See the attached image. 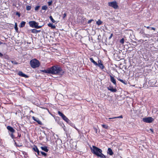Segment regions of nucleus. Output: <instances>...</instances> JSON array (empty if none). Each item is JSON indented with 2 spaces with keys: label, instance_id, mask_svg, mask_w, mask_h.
Listing matches in <instances>:
<instances>
[{
  "label": "nucleus",
  "instance_id": "obj_38",
  "mask_svg": "<svg viewBox=\"0 0 158 158\" xmlns=\"http://www.w3.org/2000/svg\"><path fill=\"white\" fill-rule=\"evenodd\" d=\"M66 16V13H65L63 15V18H64V17H65Z\"/></svg>",
  "mask_w": 158,
  "mask_h": 158
},
{
  "label": "nucleus",
  "instance_id": "obj_23",
  "mask_svg": "<svg viewBox=\"0 0 158 158\" xmlns=\"http://www.w3.org/2000/svg\"><path fill=\"white\" fill-rule=\"evenodd\" d=\"M113 154V153L112 150L109 148V155H112Z\"/></svg>",
  "mask_w": 158,
  "mask_h": 158
},
{
  "label": "nucleus",
  "instance_id": "obj_22",
  "mask_svg": "<svg viewBox=\"0 0 158 158\" xmlns=\"http://www.w3.org/2000/svg\"><path fill=\"white\" fill-rule=\"evenodd\" d=\"M102 22L100 20H99L96 22V24L98 25H100L102 23Z\"/></svg>",
  "mask_w": 158,
  "mask_h": 158
},
{
  "label": "nucleus",
  "instance_id": "obj_8",
  "mask_svg": "<svg viewBox=\"0 0 158 158\" xmlns=\"http://www.w3.org/2000/svg\"><path fill=\"white\" fill-rule=\"evenodd\" d=\"M7 128L10 132L11 133L10 135L11 137L13 138V133L15 132V130L12 127L10 126H8L7 127Z\"/></svg>",
  "mask_w": 158,
  "mask_h": 158
},
{
  "label": "nucleus",
  "instance_id": "obj_7",
  "mask_svg": "<svg viewBox=\"0 0 158 158\" xmlns=\"http://www.w3.org/2000/svg\"><path fill=\"white\" fill-rule=\"evenodd\" d=\"M109 6L113 7L114 9H117L118 7L117 2L115 1L109 3Z\"/></svg>",
  "mask_w": 158,
  "mask_h": 158
},
{
  "label": "nucleus",
  "instance_id": "obj_46",
  "mask_svg": "<svg viewBox=\"0 0 158 158\" xmlns=\"http://www.w3.org/2000/svg\"><path fill=\"white\" fill-rule=\"evenodd\" d=\"M108 151H109V148H108ZM107 153H109V152H107Z\"/></svg>",
  "mask_w": 158,
  "mask_h": 158
},
{
  "label": "nucleus",
  "instance_id": "obj_18",
  "mask_svg": "<svg viewBox=\"0 0 158 158\" xmlns=\"http://www.w3.org/2000/svg\"><path fill=\"white\" fill-rule=\"evenodd\" d=\"M49 27H51L52 28H55V26L53 25L52 23H49L48 24Z\"/></svg>",
  "mask_w": 158,
  "mask_h": 158
},
{
  "label": "nucleus",
  "instance_id": "obj_11",
  "mask_svg": "<svg viewBox=\"0 0 158 158\" xmlns=\"http://www.w3.org/2000/svg\"><path fill=\"white\" fill-rule=\"evenodd\" d=\"M32 118L35 121L37 122L38 123L40 124L41 125L42 124V123L41 121H40L38 119V118H36L34 117L33 116L32 117Z\"/></svg>",
  "mask_w": 158,
  "mask_h": 158
},
{
  "label": "nucleus",
  "instance_id": "obj_29",
  "mask_svg": "<svg viewBox=\"0 0 158 158\" xmlns=\"http://www.w3.org/2000/svg\"><path fill=\"white\" fill-rule=\"evenodd\" d=\"M15 143L17 146L20 147L22 146V143H17L16 142H15Z\"/></svg>",
  "mask_w": 158,
  "mask_h": 158
},
{
  "label": "nucleus",
  "instance_id": "obj_3",
  "mask_svg": "<svg viewBox=\"0 0 158 158\" xmlns=\"http://www.w3.org/2000/svg\"><path fill=\"white\" fill-rule=\"evenodd\" d=\"M30 64L32 68H35L39 66L40 63L38 60L36 59H34L30 61Z\"/></svg>",
  "mask_w": 158,
  "mask_h": 158
},
{
  "label": "nucleus",
  "instance_id": "obj_15",
  "mask_svg": "<svg viewBox=\"0 0 158 158\" xmlns=\"http://www.w3.org/2000/svg\"><path fill=\"white\" fill-rule=\"evenodd\" d=\"M26 23V22L24 21H22L21 22L20 24V27H24Z\"/></svg>",
  "mask_w": 158,
  "mask_h": 158
},
{
  "label": "nucleus",
  "instance_id": "obj_1",
  "mask_svg": "<svg viewBox=\"0 0 158 158\" xmlns=\"http://www.w3.org/2000/svg\"><path fill=\"white\" fill-rule=\"evenodd\" d=\"M49 70L50 73L59 76L62 75L64 73V71L61 68L58 66H53L49 68Z\"/></svg>",
  "mask_w": 158,
  "mask_h": 158
},
{
  "label": "nucleus",
  "instance_id": "obj_44",
  "mask_svg": "<svg viewBox=\"0 0 158 158\" xmlns=\"http://www.w3.org/2000/svg\"><path fill=\"white\" fill-rule=\"evenodd\" d=\"M148 29H149V28H150V27L149 26H148V27H146Z\"/></svg>",
  "mask_w": 158,
  "mask_h": 158
},
{
  "label": "nucleus",
  "instance_id": "obj_32",
  "mask_svg": "<svg viewBox=\"0 0 158 158\" xmlns=\"http://www.w3.org/2000/svg\"><path fill=\"white\" fill-rule=\"evenodd\" d=\"M40 7V6H36L35 8V10H38V9H39V8Z\"/></svg>",
  "mask_w": 158,
  "mask_h": 158
},
{
  "label": "nucleus",
  "instance_id": "obj_39",
  "mask_svg": "<svg viewBox=\"0 0 158 158\" xmlns=\"http://www.w3.org/2000/svg\"><path fill=\"white\" fill-rule=\"evenodd\" d=\"M151 28V29L154 30V31L155 30H156L155 28L153 27H152Z\"/></svg>",
  "mask_w": 158,
  "mask_h": 158
},
{
  "label": "nucleus",
  "instance_id": "obj_12",
  "mask_svg": "<svg viewBox=\"0 0 158 158\" xmlns=\"http://www.w3.org/2000/svg\"><path fill=\"white\" fill-rule=\"evenodd\" d=\"M109 90L112 92H115L117 91V90L115 88H113L110 86H109Z\"/></svg>",
  "mask_w": 158,
  "mask_h": 158
},
{
  "label": "nucleus",
  "instance_id": "obj_41",
  "mask_svg": "<svg viewBox=\"0 0 158 158\" xmlns=\"http://www.w3.org/2000/svg\"><path fill=\"white\" fill-rule=\"evenodd\" d=\"M112 35H113V34H111L110 35V36L109 37V39H110L111 38V37H112Z\"/></svg>",
  "mask_w": 158,
  "mask_h": 158
},
{
  "label": "nucleus",
  "instance_id": "obj_26",
  "mask_svg": "<svg viewBox=\"0 0 158 158\" xmlns=\"http://www.w3.org/2000/svg\"><path fill=\"white\" fill-rule=\"evenodd\" d=\"M102 126L103 128H104L105 129H107L108 127V126L107 125H106L105 124H102Z\"/></svg>",
  "mask_w": 158,
  "mask_h": 158
},
{
  "label": "nucleus",
  "instance_id": "obj_45",
  "mask_svg": "<svg viewBox=\"0 0 158 158\" xmlns=\"http://www.w3.org/2000/svg\"><path fill=\"white\" fill-rule=\"evenodd\" d=\"M30 112H31V113H33V112L32 110Z\"/></svg>",
  "mask_w": 158,
  "mask_h": 158
},
{
  "label": "nucleus",
  "instance_id": "obj_47",
  "mask_svg": "<svg viewBox=\"0 0 158 158\" xmlns=\"http://www.w3.org/2000/svg\"><path fill=\"white\" fill-rule=\"evenodd\" d=\"M1 44H2L1 42H0V45Z\"/></svg>",
  "mask_w": 158,
  "mask_h": 158
},
{
  "label": "nucleus",
  "instance_id": "obj_17",
  "mask_svg": "<svg viewBox=\"0 0 158 158\" xmlns=\"http://www.w3.org/2000/svg\"><path fill=\"white\" fill-rule=\"evenodd\" d=\"M41 148L42 150L45 151L46 152H48V149L47 147H41Z\"/></svg>",
  "mask_w": 158,
  "mask_h": 158
},
{
  "label": "nucleus",
  "instance_id": "obj_10",
  "mask_svg": "<svg viewBox=\"0 0 158 158\" xmlns=\"http://www.w3.org/2000/svg\"><path fill=\"white\" fill-rule=\"evenodd\" d=\"M18 74L20 76L24 77L26 78L28 77L27 75L23 73L21 71H19L18 73Z\"/></svg>",
  "mask_w": 158,
  "mask_h": 158
},
{
  "label": "nucleus",
  "instance_id": "obj_40",
  "mask_svg": "<svg viewBox=\"0 0 158 158\" xmlns=\"http://www.w3.org/2000/svg\"><path fill=\"white\" fill-rule=\"evenodd\" d=\"M94 130L97 133V129L96 128H94Z\"/></svg>",
  "mask_w": 158,
  "mask_h": 158
},
{
  "label": "nucleus",
  "instance_id": "obj_28",
  "mask_svg": "<svg viewBox=\"0 0 158 158\" xmlns=\"http://www.w3.org/2000/svg\"><path fill=\"white\" fill-rule=\"evenodd\" d=\"M123 118V117L122 115H121L120 116H119L118 117H116L113 118H109V119L112 118Z\"/></svg>",
  "mask_w": 158,
  "mask_h": 158
},
{
  "label": "nucleus",
  "instance_id": "obj_36",
  "mask_svg": "<svg viewBox=\"0 0 158 158\" xmlns=\"http://www.w3.org/2000/svg\"><path fill=\"white\" fill-rule=\"evenodd\" d=\"M93 21V19H90V20H89L88 21V23H90L91 22H92V21Z\"/></svg>",
  "mask_w": 158,
  "mask_h": 158
},
{
  "label": "nucleus",
  "instance_id": "obj_16",
  "mask_svg": "<svg viewBox=\"0 0 158 158\" xmlns=\"http://www.w3.org/2000/svg\"><path fill=\"white\" fill-rule=\"evenodd\" d=\"M90 61L93 63L95 65H98V63L96 62L92 58H90Z\"/></svg>",
  "mask_w": 158,
  "mask_h": 158
},
{
  "label": "nucleus",
  "instance_id": "obj_43",
  "mask_svg": "<svg viewBox=\"0 0 158 158\" xmlns=\"http://www.w3.org/2000/svg\"><path fill=\"white\" fill-rule=\"evenodd\" d=\"M3 55L0 52V57L2 56Z\"/></svg>",
  "mask_w": 158,
  "mask_h": 158
},
{
  "label": "nucleus",
  "instance_id": "obj_13",
  "mask_svg": "<svg viewBox=\"0 0 158 158\" xmlns=\"http://www.w3.org/2000/svg\"><path fill=\"white\" fill-rule=\"evenodd\" d=\"M111 81L114 85L116 84V81L114 78L112 76H110Z\"/></svg>",
  "mask_w": 158,
  "mask_h": 158
},
{
  "label": "nucleus",
  "instance_id": "obj_20",
  "mask_svg": "<svg viewBox=\"0 0 158 158\" xmlns=\"http://www.w3.org/2000/svg\"><path fill=\"white\" fill-rule=\"evenodd\" d=\"M39 31H38L35 29H33L31 31V32L32 33H37Z\"/></svg>",
  "mask_w": 158,
  "mask_h": 158
},
{
  "label": "nucleus",
  "instance_id": "obj_33",
  "mask_svg": "<svg viewBox=\"0 0 158 158\" xmlns=\"http://www.w3.org/2000/svg\"><path fill=\"white\" fill-rule=\"evenodd\" d=\"M52 1H51L50 2H48V6H50L51 5H52Z\"/></svg>",
  "mask_w": 158,
  "mask_h": 158
},
{
  "label": "nucleus",
  "instance_id": "obj_31",
  "mask_svg": "<svg viewBox=\"0 0 158 158\" xmlns=\"http://www.w3.org/2000/svg\"><path fill=\"white\" fill-rule=\"evenodd\" d=\"M120 43L122 44H123L124 43V39L123 38L120 40Z\"/></svg>",
  "mask_w": 158,
  "mask_h": 158
},
{
  "label": "nucleus",
  "instance_id": "obj_37",
  "mask_svg": "<svg viewBox=\"0 0 158 158\" xmlns=\"http://www.w3.org/2000/svg\"><path fill=\"white\" fill-rule=\"evenodd\" d=\"M16 15L19 16V17H20V14L18 12H17L16 13Z\"/></svg>",
  "mask_w": 158,
  "mask_h": 158
},
{
  "label": "nucleus",
  "instance_id": "obj_4",
  "mask_svg": "<svg viewBox=\"0 0 158 158\" xmlns=\"http://www.w3.org/2000/svg\"><path fill=\"white\" fill-rule=\"evenodd\" d=\"M29 23L30 26L32 27L36 28H39L41 27V26H38V23H36L35 21H30Z\"/></svg>",
  "mask_w": 158,
  "mask_h": 158
},
{
  "label": "nucleus",
  "instance_id": "obj_25",
  "mask_svg": "<svg viewBox=\"0 0 158 158\" xmlns=\"http://www.w3.org/2000/svg\"><path fill=\"white\" fill-rule=\"evenodd\" d=\"M118 79V80L119 81L124 84L125 85L127 84V83H126L125 81H124L123 80L121 79Z\"/></svg>",
  "mask_w": 158,
  "mask_h": 158
},
{
  "label": "nucleus",
  "instance_id": "obj_19",
  "mask_svg": "<svg viewBox=\"0 0 158 158\" xmlns=\"http://www.w3.org/2000/svg\"><path fill=\"white\" fill-rule=\"evenodd\" d=\"M42 72L47 73H50V70L49 68L47 70H42Z\"/></svg>",
  "mask_w": 158,
  "mask_h": 158
},
{
  "label": "nucleus",
  "instance_id": "obj_24",
  "mask_svg": "<svg viewBox=\"0 0 158 158\" xmlns=\"http://www.w3.org/2000/svg\"><path fill=\"white\" fill-rule=\"evenodd\" d=\"M49 18L50 19V20H51V21L53 23H54L55 22V20L53 19L52 17L51 16L49 17Z\"/></svg>",
  "mask_w": 158,
  "mask_h": 158
},
{
  "label": "nucleus",
  "instance_id": "obj_21",
  "mask_svg": "<svg viewBox=\"0 0 158 158\" xmlns=\"http://www.w3.org/2000/svg\"><path fill=\"white\" fill-rule=\"evenodd\" d=\"M48 9V7L47 6L45 5L42 6V9L43 10H46Z\"/></svg>",
  "mask_w": 158,
  "mask_h": 158
},
{
  "label": "nucleus",
  "instance_id": "obj_5",
  "mask_svg": "<svg viewBox=\"0 0 158 158\" xmlns=\"http://www.w3.org/2000/svg\"><path fill=\"white\" fill-rule=\"evenodd\" d=\"M58 114L67 123H69V120L68 118L65 116L60 111H58Z\"/></svg>",
  "mask_w": 158,
  "mask_h": 158
},
{
  "label": "nucleus",
  "instance_id": "obj_2",
  "mask_svg": "<svg viewBox=\"0 0 158 158\" xmlns=\"http://www.w3.org/2000/svg\"><path fill=\"white\" fill-rule=\"evenodd\" d=\"M91 149L92 152L98 157L102 158H106L105 156L102 153V151L101 149L95 146H93L92 148H91Z\"/></svg>",
  "mask_w": 158,
  "mask_h": 158
},
{
  "label": "nucleus",
  "instance_id": "obj_35",
  "mask_svg": "<svg viewBox=\"0 0 158 158\" xmlns=\"http://www.w3.org/2000/svg\"><path fill=\"white\" fill-rule=\"evenodd\" d=\"M41 153L43 155H44L45 156L46 155V154L44 152H41Z\"/></svg>",
  "mask_w": 158,
  "mask_h": 158
},
{
  "label": "nucleus",
  "instance_id": "obj_34",
  "mask_svg": "<svg viewBox=\"0 0 158 158\" xmlns=\"http://www.w3.org/2000/svg\"><path fill=\"white\" fill-rule=\"evenodd\" d=\"M11 62L14 64H18V63L17 62H16V61H11Z\"/></svg>",
  "mask_w": 158,
  "mask_h": 158
},
{
  "label": "nucleus",
  "instance_id": "obj_6",
  "mask_svg": "<svg viewBox=\"0 0 158 158\" xmlns=\"http://www.w3.org/2000/svg\"><path fill=\"white\" fill-rule=\"evenodd\" d=\"M153 120V118L151 117L144 118H143V121L145 122L150 123L152 122Z\"/></svg>",
  "mask_w": 158,
  "mask_h": 158
},
{
  "label": "nucleus",
  "instance_id": "obj_14",
  "mask_svg": "<svg viewBox=\"0 0 158 158\" xmlns=\"http://www.w3.org/2000/svg\"><path fill=\"white\" fill-rule=\"evenodd\" d=\"M33 149L34 150V151H35V152H37V153L38 154H39V150L38 148H37V147L36 146H35L33 148Z\"/></svg>",
  "mask_w": 158,
  "mask_h": 158
},
{
  "label": "nucleus",
  "instance_id": "obj_27",
  "mask_svg": "<svg viewBox=\"0 0 158 158\" xmlns=\"http://www.w3.org/2000/svg\"><path fill=\"white\" fill-rule=\"evenodd\" d=\"M15 28L16 31H17L18 30V27H17V23H15Z\"/></svg>",
  "mask_w": 158,
  "mask_h": 158
},
{
  "label": "nucleus",
  "instance_id": "obj_9",
  "mask_svg": "<svg viewBox=\"0 0 158 158\" xmlns=\"http://www.w3.org/2000/svg\"><path fill=\"white\" fill-rule=\"evenodd\" d=\"M97 65L101 69H103L104 68L103 65L101 61L100 60H98V65Z\"/></svg>",
  "mask_w": 158,
  "mask_h": 158
},
{
  "label": "nucleus",
  "instance_id": "obj_30",
  "mask_svg": "<svg viewBox=\"0 0 158 158\" xmlns=\"http://www.w3.org/2000/svg\"><path fill=\"white\" fill-rule=\"evenodd\" d=\"M31 6H28L26 7V9L27 10H31Z\"/></svg>",
  "mask_w": 158,
  "mask_h": 158
},
{
  "label": "nucleus",
  "instance_id": "obj_42",
  "mask_svg": "<svg viewBox=\"0 0 158 158\" xmlns=\"http://www.w3.org/2000/svg\"><path fill=\"white\" fill-rule=\"evenodd\" d=\"M150 131H151V132H153V129H150Z\"/></svg>",
  "mask_w": 158,
  "mask_h": 158
}]
</instances>
